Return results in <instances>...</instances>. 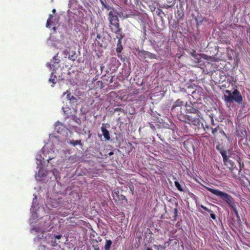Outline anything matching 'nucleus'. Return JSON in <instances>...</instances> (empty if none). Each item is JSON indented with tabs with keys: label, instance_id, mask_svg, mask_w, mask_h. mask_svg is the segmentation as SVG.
I'll list each match as a JSON object with an SVG mask.
<instances>
[{
	"label": "nucleus",
	"instance_id": "obj_1",
	"mask_svg": "<svg viewBox=\"0 0 250 250\" xmlns=\"http://www.w3.org/2000/svg\"><path fill=\"white\" fill-rule=\"evenodd\" d=\"M205 188L214 195L222 199L224 201L227 203L230 207H231L236 216L239 217L238 212L237 209V203L235 202L234 199L228 193L218 189L211 188L209 187H205Z\"/></svg>",
	"mask_w": 250,
	"mask_h": 250
},
{
	"label": "nucleus",
	"instance_id": "obj_2",
	"mask_svg": "<svg viewBox=\"0 0 250 250\" xmlns=\"http://www.w3.org/2000/svg\"><path fill=\"white\" fill-rule=\"evenodd\" d=\"M224 95L225 101L227 103H232L234 101L238 104H241L243 102V97L239 90L235 89L232 92L229 90L225 91Z\"/></svg>",
	"mask_w": 250,
	"mask_h": 250
},
{
	"label": "nucleus",
	"instance_id": "obj_3",
	"mask_svg": "<svg viewBox=\"0 0 250 250\" xmlns=\"http://www.w3.org/2000/svg\"><path fill=\"white\" fill-rule=\"evenodd\" d=\"M199 116L193 115H185L183 116L185 120H183L186 123L189 124L191 126H192L195 130L200 129V125L201 121L199 118Z\"/></svg>",
	"mask_w": 250,
	"mask_h": 250
},
{
	"label": "nucleus",
	"instance_id": "obj_4",
	"mask_svg": "<svg viewBox=\"0 0 250 250\" xmlns=\"http://www.w3.org/2000/svg\"><path fill=\"white\" fill-rule=\"evenodd\" d=\"M224 163L225 165L231 170L233 176L235 178L237 177L240 174V168H238L236 167L235 163L229 158V157L224 161Z\"/></svg>",
	"mask_w": 250,
	"mask_h": 250
},
{
	"label": "nucleus",
	"instance_id": "obj_5",
	"mask_svg": "<svg viewBox=\"0 0 250 250\" xmlns=\"http://www.w3.org/2000/svg\"><path fill=\"white\" fill-rule=\"evenodd\" d=\"M100 2L102 5L103 10H105L106 11H108V16H115L116 13H117L114 9L109 5L107 3L106 0H100Z\"/></svg>",
	"mask_w": 250,
	"mask_h": 250
},
{
	"label": "nucleus",
	"instance_id": "obj_6",
	"mask_svg": "<svg viewBox=\"0 0 250 250\" xmlns=\"http://www.w3.org/2000/svg\"><path fill=\"white\" fill-rule=\"evenodd\" d=\"M183 107V106H178L177 107L172 106L171 109V113L174 116H177L181 120H182L181 118H183V116H184L182 111Z\"/></svg>",
	"mask_w": 250,
	"mask_h": 250
},
{
	"label": "nucleus",
	"instance_id": "obj_7",
	"mask_svg": "<svg viewBox=\"0 0 250 250\" xmlns=\"http://www.w3.org/2000/svg\"><path fill=\"white\" fill-rule=\"evenodd\" d=\"M109 21L111 30L117 29L120 27L118 17H109Z\"/></svg>",
	"mask_w": 250,
	"mask_h": 250
},
{
	"label": "nucleus",
	"instance_id": "obj_8",
	"mask_svg": "<svg viewBox=\"0 0 250 250\" xmlns=\"http://www.w3.org/2000/svg\"><path fill=\"white\" fill-rule=\"evenodd\" d=\"M140 53V55L143 56L145 59L149 58L150 59H156V58L155 54L144 50L141 51Z\"/></svg>",
	"mask_w": 250,
	"mask_h": 250
},
{
	"label": "nucleus",
	"instance_id": "obj_9",
	"mask_svg": "<svg viewBox=\"0 0 250 250\" xmlns=\"http://www.w3.org/2000/svg\"><path fill=\"white\" fill-rule=\"evenodd\" d=\"M187 110L188 113L195 114L199 117H201L202 115L201 113L199 110L190 105L187 106Z\"/></svg>",
	"mask_w": 250,
	"mask_h": 250
},
{
	"label": "nucleus",
	"instance_id": "obj_10",
	"mask_svg": "<svg viewBox=\"0 0 250 250\" xmlns=\"http://www.w3.org/2000/svg\"><path fill=\"white\" fill-rule=\"evenodd\" d=\"M65 53H66V54L68 55V58L69 59L74 61L77 59V55L76 54V53L74 51H71L69 49L68 50H66L64 51Z\"/></svg>",
	"mask_w": 250,
	"mask_h": 250
},
{
	"label": "nucleus",
	"instance_id": "obj_11",
	"mask_svg": "<svg viewBox=\"0 0 250 250\" xmlns=\"http://www.w3.org/2000/svg\"><path fill=\"white\" fill-rule=\"evenodd\" d=\"M101 131L103 133V135L105 140H109L110 139L109 132L106 129V127L104 126V125L101 127Z\"/></svg>",
	"mask_w": 250,
	"mask_h": 250
},
{
	"label": "nucleus",
	"instance_id": "obj_12",
	"mask_svg": "<svg viewBox=\"0 0 250 250\" xmlns=\"http://www.w3.org/2000/svg\"><path fill=\"white\" fill-rule=\"evenodd\" d=\"M123 49V47L122 45V41H120V40H118L116 51L117 53L118 57H121V60H122V58H121V53Z\"/></svg>",
	"mask_w": 250,
	"mask_h": 250
},
{
	"label": "nucleus",
	"instance_id": "obj_13",
	"mask_svg": "<svg viewBox=\"0 0 250 250\" xmlns=\"http://www.w3.org/2000/svg\"><path fill=\"white\" fill-rule=\"evenodd\" d=\"M111 30L116 34V38L118 40L122 41V40L123 39V38L124 37V35H123L121 28H120L119 27V28H118V29H113V30Z\"/></svg>",
	"mask_w": 250,
	"mask_h": 250
},
{
	"label": "nucleus",
	"instance_id": "obj_14",
	"mask_svg": "<svg viewBox=\"0 0 250 250\" xmlns=\"http://www.w3.org/2000/svg\"><path fill=\"white\" fill-rule=\"evenodd\" d=\"M111 62L114 65V68L113 69L114 70H116L121 65V63L116 58H112L111 60Z\"/></svg>",
	"mask_w": 250,
	"mask_h": 250
},
{
	"label": "nucleus",
	"instance_id": "obj_15",
	"mask_svg": "<svg viewBox=\"0 0 250 250\" xmlns=\"http://www.w3.org/2000/svg\"><path fill=\"white\" fill-rule=\"evenodd\" d=\"M51 238L52 239V242L53 243V244L52 246H55L57 245V243H56V241H55L56 239H60L62 238V235H55V234H51L50 235Z\"/></svg>",
	"mask_w": 250,
	"mask_h": 250
},
{
	"label": "nucleus",
	"instance_id": "obj_16",
	"mask_svg": "<svg viewBox=\"0 0 250 250\" xmlns=\"http://www.w3.org/2000/svg\"><path fill=\"white\" fill-rule=\"evenodd\" d=\"M56 17H49L47 21L46 26L48 28H51L52 25H54L53 21L56 20Z\"/></svg>",
	"mask_w": 250,
	"mask_h": 250
},
{
	"label": "nucleus",
	"instance_id": "obj_17",
	"mask_svg": "<svg viewBox=\"0 0 250 250\" xmlns=\"http://www.w3.org/2000/svg\"><path fill=\"white\" fill-rule=\"evenodd\" d=\"M69 144L72 145V146H76L77 145H80L81 146H83L82 143L81 142V140H71L68 142Z\"/></svg>",
	"mask_w": 250,
	"mask_h": 250
},
{
	"label": "nucleus",
	"instance_id": "obj_18",
	"mask_svg": "<svg viewBox=\"0 0 250 250\" xmlns=\"http://www.w3.org/2000/svg\"><path fill=\"white\" fill-rule=\"evenodd\" d=\"M112 245V241L110 240H106L104 246V250H110Z\"/></svg>",
	"mask_w": 250,
	"mask_h": 250
},
{
	"label": "nucleus",
	"instance_id": "obj_19",
	"mask_svg": "<svg viewBox=\"0 0 250 250\" xmlns=\"http://www.w3.org/2000/svg\"><path fill=\"white\" fill-rule=\"evenodd\" d=\"M184 105V102L182 101L181 99L177 100L173 104L172 106L177 107L178 106H183Z\"/></svg>",
	"mask_w": 250,
	"mask_h": 250
},
{
	"label": "nucleus",
	"instance_id": "obj_20",
	"mask_svg": "<svg viewBox=\"0 0 250 250\" xmlns=\"http://www.w3.org/2000/svg\"><path fill=\"white\" fill-rule=\"evenodd\" d=\"M174 185L178 190H179L180 191H184L183 188L181 186V185H180V184L179 183V182L178 181L175 180L174 181Z\"/></svg>",
	"mask_w": 250,
	"mask_h": 250
},
{
	"label": "nucleus",
	"instance_id": "obj_21",
	"mask_svg": "<svg viewBox=\"0 0 250 250\" xmlns=\"http://www.w3.org/2000/svg\"><path fill=\"white\" fill-rule=\"evenodd\" d=\"M210 129L212 130V134L214 137H215L216 135V133L218 131L220 132V127L219 126H217L215 128L210 127Z\"/></svg>",
	"mask_w": 250,
	"mask_h": 250
},
{
	"label": "nucleus",
	"instance_id": "obj_22",
	"mask_svg": "<svg viewBox=\"0 0 250 250\" xmlns=\"http://www.w3.org/2000/svg\"><path fill=\"white\" fill-rule=\"evenodd\" d=\"M91 244H92V247L94 249L99 248V245H98V242L96 239L92 240Z\"/></svg>",
	"mask_w": 250,
	"mask_h": 250
},
{
	"label": "nucleus",
	"instance_id": "obj_23",
	"mask_svg": "<svg viewBox=\"0 0 250 250\" xmlns=\"http://www.w3.org/2000/svg\"><path fill=\"white\" fill-rule=\"evenodd\" d=\"M220 152L223 157V161L229 157V156H227V152L225 150H221Z\"/></svg>",
	"mask_w": 250,
	"mask_h": 250
},
{
	"label": "nucleus",
	"instance_id": "obj_24",
	"mask_svg": "<svg viewBox=\"0 0 250 250\" xmlns=\"http://www.w3.org/2000/svg\"><path fill=\"white\" fill-rule=\"evenodd\" d=\"M97 86L101 89H102L104 87V84L102 81H99L97 82Z\"/></svg>",
	"mask_w": 250,
	"mask_h": 250
},
{
	"label": "nucleus",
	"instance_id": "obj_25",
	"mask_svg": "<svg viewBox=\"0 0 250 250\" xmlns=\"http://www.w3.org/2000/svg\"><path fill=\"white\" fill-rule=\"evenodd\" d=\"M65 94H67V98L70 100H71L72 99H75L73 96L70 97V92L68 90H67L66 92L63 93V95Z\"/></svg>",
	"mask_w": 250,
	"mask_h": 250
},
{
	"label": "nucleus",
	"instance_id": "obj_26",
	"mask_svg": "<svg viewBox=\"0 0 250 250\" xmlns=\"http://www.w3.org/2000/svg\"><path fill=\"white\" fill-rule=\"evenodd\" d=\"M200 207L204 210L208 211V212L210 213V214L211 213H213V212L211 209H208V208H207L206 207H205V206H203L202 205H201L200 206Z\"/></svg>",
	"mask_w": 250,
	"mask_h": 250
},
{
	"label": "nucleus",
	"instance_id": "obj_27",
	"mask_svg": "<svg viewBox=\"0 0 250 250\" xmlns=\"http://www.w3.org/2000/svg\"><path fill=\"white\" fill-rule=\"evenodd\" d=\"M154 21H155L156 24H157V22L158 21H162V17H161V16L156 17H154Z\"/></svg>",
	"mask_w": 250,
	"mask_h": 250
},
{
	"label": "nucleus",
	"instance_id": "obj_28",
	"mask_svg": "<svg viewBox=\"0 0 250 250\" xmlns=\"http://www.w3.org/2000/svg\"><path fill=\"white\" fill-rule=\"evenodd\" d=\"M178 211V209L177 208H175L174 209V216L173 220H176V217L177 216Z\"/></svg>",
	"mask_w": 250,
	"mask_h": 250
},
{
	"label": "nucleus",
	"instance_id": "obj_29",
	"mask_svg": "<svg viewBox=\"0 0 250 250\" xmlns=\"http://www.w3.org/2000/svg\"><path fill=\"white\" fill-rule=\"evenodd\" d=\"M114 110V111H120L122 112H124V110L121 107L116 108Z\"/></svg>",
	"mask_w": 250,
	"mask_h": 250
},
{
	"label": "nucleus",
	"instance_id": "obj_30",
	"mask_svg": "<svg viewBox=\"0 0 250 250\" xmlns=\"http://www.w3.org/2000/svg\"><path fill=\"white\" fill-rule=\"evenodd\" d=\"M210 217L214 220H215L216 219V215L214 213H211L210 214Z\"/></svg>",
	"mask_w": 250,
	"mask_h": 250
},
{
	"label": "nucleus",
	"instance_id": "obj_31",
	"mask_svg": "<svg viewBox=\"0 0 250 250\" xmlns=\"http://www.w3.org/2000/svg\"><path fill=\"white\" fill-rule=\"evenodd\" d=\"M219 132L221 133V134H222L223 135V136L227 137L226 134L225 133V132L223 131V130L221 128H220Z\"/></svg>",
	"mask_w": 250,
	"mask_h": 250
},
{
	"label": "nucleus",
	"instance_id": "obj_32",
	"mask_svg": "<svg viewBox=\"0 0 250 250\" xmlns=\"http://www.w3.org/2000/svg\"><path fill=\"white\" fill-rule=\"evenodd\" d=\"M210 117L211 118V125H215L213 116H210Z\"/></svg>",
	"mask_w": 250,
	"mask_h": 250
},
{
	"label": "nucleus",
	"instance_id": "obj_33",
	"mask_svg": "<svg viewBox=\"0 0 250 250\" xmlns=\"http://www.w3.org/2000/svg\"><path fill=\"white\" fill-rule=\"evenodd\" d=\"M77 1L76 0H69V2L70 3H74V2H76Z\"/></svg>",
	"mask_w": 250,
	"mask_h": 250
},
{
	"label": "nucleus",
	"instance_id": "obj_34",
	"mask_svg": "<svg viewBox=\"0 0 250 250\" xmlns=\"http://www.w3.org/2000/svg\"><path fill=\"white\" fill-rule=\"evenodd\" d=\"M172 18L173 17L172 16H171V17H168V20L169 21V22H170V21L172 20Z\"/></svg>",
	"mask_w": 250,
	"mask_h": 250
},
{
	"label": "nucleus",
	"instance_id": "obj_35",
	"mask_svg": "<svg viewBox=\"0 0 250 250\" xmlns=\"http://www.w3.org/2000/svg\"><path fill=\"white\" fill-rule=\"evenodd\" d=\"M97 39H101V36L100 34H97L96 36Z\"/></svg>",
	"mask_w": 250,
	"mask_h": 250
},
{
	"label": "nucleus",
	"instance_id": "obj_36",
	"mask_svg": "<svg viewBox=\"0 0 250 250\" xmlns=\"http://www.w3.org/2000/svg\"><path fill=\"white\" fill-rule=\"evenodd\" d=\"M114 10H115L116 12H117V13H116V14H115V16H116V14H117V15H118V16H121L120 14L119 13V12H120V11H119V12H117V10H115V9H114Z\"/></svg>",
	"mask_w": 250,
	"mask_h": 250
},
{
	"label": "nucleus",
	"instance_id": "obj_37",
	"mask_svg": "<svg viewBox=\"0 0 250 250\" xmlns=\"http://www.w3.org/2000/svg\"><path fill=\"white\" fill-rule=\"evenodd\" d=\"M49 81L52 82L53 84L55 83L54 79H50Z\"/></svg>",
	"mask_w": 250,
	"mask_h": 250
},
{
	"label": "nucleus",
	"instance_id": "obj_38",
	"mask_svg": "<svg viewBox=\"0 0 250 250\" xmlns=\"http://www.w3.org/2000/svg\"><path fill=\"white\" fill-rule=\"evenodd\" d=\"M171 241V240L170 239H169V240H168V242H166L165 243V245H166V244H167V243L168 244H169V243Z\"/></svg>",
	"mask_w": 250,
	"mask_h": 250
},
{
	"label": "nucleus",
	"instance_id": "obj_39",
	"mask_svg": "<svg viewBox=\"0 0 250 250\" xmlns=\"http://www.w3.org/2000/svg\"><path fill=\"white\" fill-rule=\"evenodd\" d=\"M121 199L123 200V199H125V196L121 195Z\"/></svg>",
	"mask_w": 250,
	"mask_h": 250
},
{
	"label": "nucleus",
	"instance_id": "obj_40",
	"mask_svg": "<svg viewBox=\"0 0 250 250\" xmlns=\"http://www.w3.org/2000/svg\"><path fill=\"white\" fill-rule=\"evenodd\" d=\"M109 83H113V77H112L110 80H109Z\"/></svg>",
	"mask_w": 250,
	"mask_h": 250
},
{
	"label": "nucleus",
	"instance_id": "obj_41",
	"mask_svg": "<svg viewBox=\"0 0 250 250\" xmlns=\"http://www.w3.org/2000/svg\"><path fill=\"white\" fill-rule=\"evenodd\" d=\"M52 12H53V13L54 14H55V13H56V10H55V9H53L52 10Z\"/></svg>",
	"mask_w": 250,
	"mask_h": 250
},
{
	"label": "nucleus",
	"instance_id": "obj_42",
	"mask_svg": "<svg viewBox=\"0 0 250 250\" xmlns=\"http://www.w3.org/2000/svg\"><path fill=\"white\" fill-rule=\"evenodd\" d=\"M113 152H110L109 153V155H113Z\"/></svg>",
	"mask_w": 250,
	"mask_h": 250
},
{
	"label": "nucleus",
	"instance_id": "obj_43",
	"mask_svg": "<svg viewBox=\"0 0 250 250\" xmlns=\"http://www.w3.org/2000/svg\"><path fill=\"white\" fill-rule=\"evenodd\" d=\"M210 205H211L212 207H214V208H217V207L214 205H213V204H210Z\"/></svg>",
	"mask_w": 250,
	"mask_h": 250
},
{
	"label": "nucleus",
	"instance_id": "obj_44",
	"mask_svg": "<svg viewBox=\"0 0 250 250\" xmlns=\"http://www.w3.org/2000/svg\"><path fill=\"white\" fill-rule=\"evenodd\" d=\"M146 250H152L151 248L148 247L146 248Z\"/></svg>",
	"mask_w": 250,
	"mask_h": 250
},
{
	"label": "nucleus",
	"instance_id": "obj_45",
	"mask_svg": "<svg viewBox=\"0 0 250 250\" xmlns=\"http://www.w3.org/2000/svg\"><path fill=\"white\" fill-rule=\"evenodd\" d=\"M94 250H100V248H98L97 249H94Z\"/></svg>",
	"mask_w": 250,
	"mask_h": 250
},
{
	"label": "nucleus",
	"instance_id": "obj_46",
	"mask_svg": "<svg viewBox=\"0 0 250 250\" xmlns=\"http://www.w3.org/2000/svg\"><path fill=\"white\" fill-rule=\"evenodd\" d=\"M41 174V169L39 171V174Z\"/></svg>",
	"mask_w": 250,
	"mask_h": 250
},
{
	"label": "nucleus",
	"instance_id": "obj_47",
	"mask_svg": "<svg viewBox=\"0 0 250 250\" xmlns=\"http://www.w3.org/2000/svg\"><path fill=\"white\" fill-rule=\"evenodd\" d=\"M51 159H52V158H49L48 159H47L48 162H49V160H50Z\"/></svg>",
	"mask_w": 250,
	"mask_h": 250
},
{
	"label": "nucleus",
	"instance_id": "obj_48",
	"mask_svg": "<svg viewBox=\"0 0 250 250\" xmlns=\"http://www.w3.org/2000/svg\"><path fill=\"white\" fill-rule=\"evenodd\" d=\"M52 28H53L54 30H55V26L53 27H52Z\"/></svg>",
	"mask_w": 250,
	"mask_h": 250
},
{
	"label": "nucleus",
	"instance_id": "obj_49",
	"mask_svg": "<svg viewBox=\"0 0 250 250\" xmlns=\"http://www.w3.org/2000/svg\"><path fill=\"white\" fill-rule=\"evenodd\" d=\"M179 1H181V0H178Z\"/></svg>",
	"mask_w": 250,
	"mask_h": 250
}]
</instances>
